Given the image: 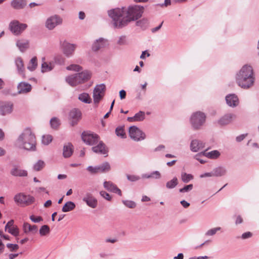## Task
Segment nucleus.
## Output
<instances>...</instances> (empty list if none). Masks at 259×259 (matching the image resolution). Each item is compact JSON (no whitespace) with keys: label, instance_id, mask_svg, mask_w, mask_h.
Wrapping results in <instances>:
<instances>
[{"label":"nucleus","instance_id":"obj_9","mask_svg":"<svg viewBox=\"0 0 259 259\" xmlns=\"http://www.w3.org/2000/svg\"><path fill=\"white\" fill-rule=\"evenodd\" d=\"M27 27V24L20 23L17 20H14L10 22L9 28L11 32L15 35L20 34Z\"/></svg>","mask_w":259,"mask_h":259},{"label":"nucleus","instance_id":"obj_2","mask_svg":"<svg viewBox=\"0 0 259 259\" xmlns=\"http://www.w3.org/2000/svg\"><path fill=\"white\" fill-rule=\"evenodd\" d=\"M18 146L28 151L36 150V139L35 135L29 128H26L19 135L17 140Z\"/></svg>","mask_w":259,"mask_h":259},{"label":"nucleus","instance_id":"obj_59","mask_svg":"<svg viewBox=\"0 0 259 259\" xmlns=\"http://www.w3.org/2000/svg\"><path fill=\"white\" fill-rule=\"evenodd\" d=\"M119 96L121 100L125 99L126 97V92L124 90H122L119 92Z\"/></svg>","mask_w":259,"mask_h":259},{"label":"nucleus","instance_id":"obj_20","mask_svg":"<svg viewBox=\"0 0 259 259\" xmlns=\"http://www.w3.org/2000/svg\"><path fill=\"white\" fill-rule=\"evenodd\" d=\"M236 118V115L232 113H228L224 115L218 121V123L220 125H225L229 124Z\"/></svg>","mask_w":259,"mask_h":259},{"label":"nucleus","instance_id":"obj_51","mask_svg":"<svg viewBox=\"0 0 259 259\" xmlns=\"http://www.w3.org/2000/svg\"><path fill=\"white\" fill-rule=\"evenodd\" d=\"M127 179L131 182H136L140 180V178L139 176L135 175H126Z\"/></svg>","mask_w":259,"mask_h":259},{"label":"nucleus","instance_id":"obj_16","mask_svg":"<svg viewBox=\"0 0 259 259\" xmlns=\"http://www.w3.org/2000/svg\"><path fill=\"white\" fill-rule=\"evenodd\" d=\"M75 48V45L67 42H64L62 44L63 52L67 57H70L72 56Z\"/></svg>","mask_w":259,"mask_h":259},{"label":"nucleus","instance_id":"obj_44","mask_svg":"<svg viewBox=\"0 0 259 259\" xmlns=\"http://www.w3.org/2000/svg\"><path fill=\"white\" fill-rule=\"evenodd\" d=\"M52 137L51 135L43 136L42 137V143L44 145H48L52 141Z\"/></svg>","mask_w":259,"mask_h":259},{"label":"nucleus","instance_id":"obj_61","mask_svg":"<svg viewBox=\"0 0 259 259\" xmlns=\"http://www.w3.org/2000/svg\"><path fill=\"white\" fill-rule=\"evenodd\" d=\"M162 24H163V22H162L161 23V24L160 25H159L158 26H157V27H156L155 28H152L151 29L152 32L155 33L156 31H157L158 30H159L161 28V26L162 25Z\"/></svg>","mask_w":259,"mask_h":259},{"label":"nucleus","instance_id":"obj_58","mask_svg":"<svg viewBox=\"0 0 259 259\" xmlns=\"http://www.w3.org/2000/svg\"><path fill=\"white\" fill-rule=\"evenodd\" d=\"M252 236V233L250 232H247L246 233H244L242 235V238L243 239H246L250 238Z\"/></svg>","mask_w":259,"mask_h":259},{"label":"nucleus","instance_id":"obj_47","mask_svg":"<svg viewBox=\"0 0 259 259\" xmlns=\"http://www.w3.org/2000/svg\"><path fill=\"white\" fill-rule=\"evenodd\" d=\"M67 70H72L75 71H79L82 70V67L76 64H71L66 67Z\"/></svg>","mask_w":259,"mask_h":259},{"label":"nucleus","instance_id":"obj_7","mask_svg":"<svg viewBox=\"0 0 259 259\" xmlns=\"http://www.w3.org/2000/svg\"><path fill=\"white\" fill-rule=\"evenodd\" d=\"M62 22L63 20L60 16L54 15L47 18L45 22V26L48 30H52L58 25H61Z\"/></svg>","mask_w":259,"mask_h":259},{"label":"nucleus","instance_id":"obj_50","mask_svg":"<svg viewBox=\"0 0 259 259\" xmlns=\"http://www.w3.org/2000/svg\"><path fill=\"white\" fill-rule=\"evenodd\" d=\"M7 247L10 249V251H16L19 248L18 245L16 244L8 243Z\"/></svg>","mask_w":259,"mask_h":259},{"label":"nucleus","instance_id":"obj_35","mask_svg":"<svg viewBox=\"0 0 259 259\" xmlns=\"http://www.w3.org/2000/svg\"><path fill=\"white\" fill-rule=\"evenodd\" d=\"M178 184V180L176 177H174L172 180L166 183V187L167 189H173Z\"/></svg>","mask_w":259,"mask_h":259},{"label":"nucleus","instance_id":"obj_26","mask_svg":"<svg viewBox=\"0 0 259 259\" xmlns=\"http://www.w3.org/2000/svg\"><path fill=\"white\" fill-rule=\"evenodd\" d=\"M73 145L70 143H67L63 147V156L65 158H68L70 157L73 153Z\"/></svg>","mask_w":259,"mask_h":259},{"label":"nucleus","instance_id":"obj_57","mask_svg":"<svg viewBox=\"0 0 259 259\" xmlns=\"http://www.w3.org/2000/svg\"><path fill=\"white\" fill-rule=\"evenodd\" d=\"M14 220H11L10 221H9L7 224H6L5 230L6 231H7V229L10 228V227H12V226H14Z\"/></svg>","mask_w":259,"mask_h":259},{"label":"nucleus","instance_id":"obj_18","mask_svg":"<svg viewBox=\"0 0 259 259\" xmlns=\"http://www.w3.org/2000/svg\"><path fill=\"white\" fill-rule=\"evenodd\" d=\"M108 45V40L104 38L97 39L93 44L92 49L94 51H98Z\"/></svg>","mask_w":259,"mask_h":259},{"label":"nucleus","instance_id":"obj_40","mask_svg":"<svg viewBox=\"0 0 259 259\" xmlns=\"http://www.w3.org/2000/svg\"><path fill=\"white\" fill-rule=\"evenodd\" d=\"M50 232V229L48 225H43L39 229V234L41 236H45Z\"/></svg>","mask_w":259,"mask_h":259},{"label":"nucleus","instance_id":"obj_11","mask_svg":"<svg viewBox=\"0 0 259 259\" xmlns=\"http://www.w3.org/2000/svg\"><path fill=\"white\" fill-rule=\"evenodd\" d=\"M110 165L108 162H105L101 165L93 167L89 166L87 170L92 174L104 173L109 171L110 170Z\"/></svg>","mask_w":259,"mask_h":259},{"label":"nucleus","instance_id":"obj_13","mask_svg":"<svg viewBox=\"0 0 259 259\" xmlns=\"http://www.w3.org/2000/svg\"><path fill=\"white\" fill-rule=\"evenodd\" d=\"M82 201L92 208H95L98 205L97 199L90 193H87L84 195Z\"/></svg>","mask_w":259,"mask_h":259},{"label":"nucleus","instance_id":"obj_62","mask_svg":"<svg viewBox=\"0 0 259 259\" xmlns=\"http://www.w3.org/2000/svg\"><path fill=\"white\" fill-rule=\"evenodd\" d=\"M171 4V1L170 0H165L164 3L163 4H162L160 5L161 7H167V6L170 5Z\"/></svg>","mask_w":259,"mask_h":259},{"label":"nucleus","instance_id":"obj_53","mask_svg":"<svg viewBox=\"0 0 259 259\" xmlns=\"http://www.w3.org/2000/svg\"><path fill=\"white\" fill-rule=\"evenodd\" d=\"M30 219L34 223H39L43 220L41 217H35L34 215H30Z\"/></svg>","mask_w":259,"mask_h":259},{"label":"nucleus","instance_id":"obj_34","mask_svg":"<svg viewBox=\"0 0 259 259\" xmlns=\"http://www.w3.org/2000/svg\"><path fill=\"white\" fill-rule=\"evenodd\" d=\"M45 162L41 160H39L33 164V169L36 171H40L45 167Z\"/></svg>","mask_w":259,"mask_h":259},{"label":"nucleus","instance_id":"obj_63","mask_svg":"<svg viewBox=\"0 0 259 259\" xmlns=\"http://www.w3.org/2000/svg\"><path fill=\"white\" fill-rule=\"evenodd\" d=\"M242 222H243L242 218L240 215L237 216V217L236 218V224H241V223H242Z\"/></svg>","mask_w":259,"mask_h":259},{"label":"nucleus","instance_id":"obj_37","mask_svg":"<svg viewBox=\"0 0 259 259\" xmlns=\"http://www.w3.org/2000/svg\"><path fill=\"white\" fill-rule=\"evenodd\" d=\"M193 179V176L191 174H188L186 172H182V181L185 183H188L190 180Z\"/></svg>","mask_w":259,"mask_h":259},{"label":"nucleus","instance_id":"obj_60","mask_svg":"<svg viewBox=\"0 0 259 259\" xmlns=\"http://www.w3.org/2000/svg\"><path fill=\"white\" fill-rule=\"evenodd\" d=\"M180 203L184 208H187L190 206V203L184 200L181 201Z\"/></svg>","mask_w":259,"mask_h":259},{"label":"nucleus","instance_id":"obj_10","mask_svg":"<svg viewBox=\"0 0 259 259\" xmlns=\"http://www.w3.org/2000/svg\"><path fill=\"white\" fill-rule=\"evenodd\" d=\"M81 138L84 143L90 145L98 144L99 140V136L97 134L89 132H83L81 134Z\"/></svg>","mask_w":259,"mask_h":259},{"label":"nucleus","instance_id":"obj_52","mask_svg":"<svg viewBox=\"0 0 259 259\" xmlns=\"http://www.w3.org/2000/svg\"><path fill=\"white\" fill-rule=\"evenodd\" d=\"M100 194L103 198H104L107 200L110 201L111 200V196L106 192L104 191H101L100 192Z\"/></svg>","mask_w":259,"mask_h":259},{"label":"nucleus","instance_id":"obj_28","mask_svg":"<svg viewBox=\"0 0 259 259\" xmlns=\"http://www.w3.org/2000/svg\"><path fill=\"white\" fill-rule=\"evenodd\" d=\"M16 46L21 52H24L29 47V41L27 40H19L17 41Z\"/></svg>","mask_w":259,"mask_h":259},{"label":"nucleus","instance_id":"obj_8","mask_svg":"<svg viewBox=\"0 0 259 259\" xmlns=\"http://www.w3.org/2000/svg\"><path fill=\"white\" fill-rule=\"evenodd\" d=\"M128 132L130 138L136 141L144 140L146 138L145 133L136 126H131Z\"/></svg>","mask_w":259,"mask_h":259},{"label":"nucleus","instance_id":"obj_24","mask_svg":"<svg viewBox=\"0 0 259 259\" xmlns=\"http://www.w3.org/2000/svg\"><path fill=\"white\" fill-rule=\"evenodd\" d=\"M10 174L14 177H26L28 175L26 170L19 169L16 166L11 169Z\"/></svg>","mask_w":259,"mask_h":259},{"label":"nucleus","instance_id":"obj_17","mask_svg":"<svg viewBox=\"0 0 259 259\" xmlns=\"http://www.w3.org/2000/svg\"><path fill=\"white\" fill-rule=\"evenodd\" d=\"M104 188L107 191L117 193L119 196L122 195L121 190L116 186L115 184L111 181H105L103 183Z\"/></svg>","mask_w":259,"mask_h":259},{"label":"nucleus","instance_id":"obj_46","mask_svg":"<svg viewBox=\"0 0 259 259\" xmlns=\"http://www.w3.org/2000/svg\"><path fill=\"white\" fill-rule=\"evenodd\" d=\"M122 202L124 205L130 208H134L136 206V203L132 200H122Z\"/></svg>","mask_w":259,"mask_h":259},{"label":"nucleus","instance_id":"obj_64","mask_svg":"<svg viewBox=\"0 0 259 259\" xmlns=\"http://www.w3.org/2000/svg\"><path fill=\"white\" fill-rule=\"evenodd\" d=\"M184 255L182 253H180L178 254L177 256H175L174 257V259H183Z\"/></svg>","mask_w":259,"mask_h":259},{"label":"nucleus","instance_id":"obj_42","mask_svg":"<svg viewBox=\"0 0 259 259\" xmlns=\"http://www.w3.org/2000/svg\"><path fill=\"white\" fill-rule=\"evenodd\" d=\"M225 173L226 170L222 167L217 168L213 171V176L215 177L222 176L225 175Z\"/></svg>","mask_w":259,"mask_h":259},{"label":"nucleus","instance_id":"obj_14","mask_svg":"<svg viewBox=\"0 0 259 259\" xmlns=\"http://www.w3.org/2000/svg\"><path fill=\"white\" fill-rule=\"evenodd\" d=\"M81 116V113L79 109L74 108L71 110L69 114V117L71 120V125L74 126L76 124L77 122L80 119Z\"/></svg>","mask_w":259,"mask_h":259},{"label":"nucleus","instance_id":"obj_31","mask_svg":"<svg viewBox=\"0 0 259 259\" xmlns=\"http://www.w3.org/2000/svg\"><path fill=\"white\" fill-rule=\"evenodd\" d=\"M203 155L208 158L214 159L220 156V153L218 150H213L210 152L204 151Z\"/></svg>","mask_w":259,"mask_h":259},{"label":"nucleus","instance_id":"obj_5","mask_svg":"<svg viewBox=\"0 0 259 259\" xmlns=\"http://www.w3.org/2000/svg\"><path fill=\"white\" fill-rule=\"evenodd\" d=\"M14 199L17 204L25 206L31 204L35 200V198L33 196L21 193L16 194L14 196Z\"/></svg>","mask_w":259,"mask_h":259},{"label":"nucleus","instance_id":"obj_43","mask_svg":"<svg viewBox=\"0 0 259 259\" xmlns=\"http://www.w3.org/2000/svg\"><path fill=\"white\" fill-rule=\"evenodd\" d=\"M50 124L52 128L56 129L60 125V120L56 117H53L50 120Z\"/></svg>","mask_w":259,"mask_h":259},{"label":"nucleus","instance_id":"obj_6","mask_svg":"<svg viewBox=\"0 0 259 259\" xmlns=\"http://www.w3.org/2000/svg\"><path fill=\"white\" fill-rule=\"evenodd\" d=\"M106 86L104 83L96 85L93 91V99L95 104H98L105 95Z\"/></svg>","mask_w":259,"mask_h":259},{"label":"nucleus","instance_id":"obj_49","mask_svg":"<svg viewBox=\"0 0 259 259\" xmlns=\"http://www.w3.org/2000/svg\"><path fill=\"white\" fill-rule=\"evenodd\" d=\"M55 62L59 65H63L65 63V58L61 56H57L55 58Z\"/></svg>","mask_w":259,"mask_h":259},{"label":"nucleus","instance_id":"obj_21","mask_svg":"<svg viewBox=\"0 0 259 259\" xmlns=\"http://www.w3.org/2000/svg\"><path fill=\"white\" fill-rule=\"evenodd\" d=\"M15 63L17 67L18 74L23 78H25V74L24 73L25 68L22 58L21 57H17L15 59Z\"/></svg>","mask_w":259,"mask_h":259},{"label":"nucleus","instance_id":"obj_54","mask_svg":"<svg viewBox=\"0 0 259 259\" xmlns=\"http://www.w3.org/2000/svg\"><path fill=\"white\" fill-rule=\"evenodd\" d=\"M196 144H197V146H195V152L197 150H200L204 147V144L200 141H197L196 142H195Z\"/></svg>","mask_w":259,"mask_h":259},{"label":"nucleus","instance_id":"obj_22","mask_svg":"<svg viewBox=\"0 0 259 259\" xmlns=\"http://www.w3.org/2000/svg\"><path fill=\"white\" fill-rule=\"evenodd\" d=\"M97 145L92 147V150L97 153L107 154L108 150L102 141L98 142Z\"/></svg>","mask_w":259,"mask_h":259},{"label":"nucleus","instance_id":"obj_41","mask_svg":"<svg viewBox=\"0 0 259 259\" xmlns=\"http://www.w3.org/2000/svg\"><path fill=\"white\" fill-rule=\"evenodd\" d=\"M115 133L118 137H120L121 138L126 137L123 127L122 126L117 127L115 130Z\"/></svg>","mask_w":259,"mask_h":259},{"label":"nucleus","instance_id":"obj_19","mask_svg":"<svg viewBox=\"0 0 259 259\" xmlns=\"http://www.w3.org/2000/svg\"><path fill=\"white\" fill-rule=\"evenodd\" d=\"M32 86L30 84L22 81L17 85L18 93L19 94H25L31 91Z\"/></svg>","mask_w":259,"mask_h":259},{"label":"nucleus","instance_id":"obj_12","mask_svg":"<svg viewBox=\"0 0 259 259\" xmlns=\"http://www.w3.org/2000/svg\"><path fill=\"white\" fill-rule=\"evenodd\" d=\"M14 105L11 102H0V115L6 116L13 111Z\"/></svg>","mask_w":259,"mask_h":259},{"label":"nucleus","instance_id":"obj_29","mask_svg":"<svg viewBox=\"0 0 259 259\" xmlns=\"http://www.w3.org/2000/svg\"><path fill=\"white\" fill-rule=\"evenodd\" d=\"M143 179H159L161 178V174L158 171H154L150 174H144L142 176Z\"/></svg>","mask_w":259,"mask_h":259},{"label":"nucleus","instance_id":"obj_15","mask_svg":"<svg viewBox=\"0 0 259 259\" xmlns=\"http://www.w3.org/2000/svg\"><path fill=\"white\" fill-rule=\"evenodd\" d=\"M205 114L200 111L195 112V129H199L205 123Z\"/></svg>","mask_w":259,"mask_h":259},{"label":"nucleus","instance_id":"obj_48","mask_svg":"<svg viewBox=\"0 0 259 259\" xmlns=\"http://www.w3.org/2000/svg\"><path fill=\"white\" fill-rule=\"evenodd\" d=\"M193 188V184H190L188 185H186L183 188L180 189L179 192L180 193L187 192H189V191L192 190Z\"/></svg>","mask_w":259,"mask_h":259},{"label":"nucleus","instance_id":"obj_3","mask_svg":"<svg viewBox=\"0 0 259 259\" xmlns=\"http://www.w3.org/2000/svg\"><path fill=\"white\" fill-rule=\"evenodd\" d=\"M236 81L242 88L248 89L251 87L254 81L252 67L247 65L243 66L237 74Z\"/></svg>","mask_w":259,"mask_h":259},{"label":"nucleus","instance_id":"obj_55","mask_svg":"<svg viewBox=\"0 0 259 259\" xmlns=\"http://www.w3.org/2000/svg\"><path fill=\"white\" fill-rule=\"evenodd\" d=\"M221 229L220 227L214 228L208 231L207 234L208 235H213L216 233V232Z\"/></svg>","mask_w":259,"mask_h":259},{"label":"nucleus","instance_id":"obj_4","mask_svg":"<svg viewBox=\"0 0 259 259\" xmlns=\"http://www.w3.org/2000/svg\"><path fill=\"white\" fill-rule=\"evenodd\" d=\"M91 73L85 70L81 73H75L66 77V81L71 87H75L87 81L91 78Z\"/></svg>","mask_w":259,"mask_h":259},{"label":"nucleus","instance_id":"obj_23","mask_svg":"<svg viewBox=\"0 0 259 259\" xmlns=\"http://www.w3.org/2000/svg\"><path fill=\"white\" fill-rule=\"evenodd\" d=\"M226 100L227 104L231 107H235L239 103L238 97L234 94L227 96Z\"/></svg>","mask_w":259,"mask_h":259},{"label":"nucleus","instance_id":"obj_36","mask_svg":"<svg viewBox=\"0 0 259 259\" xmlns=\"http://www.w3.org/2000/svg\"><path fill=\"white\" fill-rule=\"evenodd\" d=\"M37 58L34 57H33L30 61V62L27 66V69L30 71H33L35 69L37 66Z\"/></svg>","mask_w":259,"mask_h":259},{"label":"nucleus","instance_id":"obj_27","mask_svg":"<svg viewBox=\"0 0 259 259\" xmlns=\"http://www.w3.org/2000/svg\"><path fill=\"white\" fill-rule=\"evenodd\" d=\"M24 233H27L31 232L34 234L37 231V227L36 225H30L28 223H24L23 226Z\"/></svg>","mask_w":259,"mask_h":259},{"label":"nucleus","instance_id":"obj_25","mask_svg":"<svg viewBox=\"0 0 259 259\" xmlns=\"http://www.w3.org/2000/svg\"><path fill=\"white\" fill-rule=\"evenodd\" d=\"M27 5L26 0H12L11 6L16 10L23 9Z\"/></svg>","mask_w":259,"mask_h":259},{"label":"nucleus","instance_id":"obj_1","mask_svg":"<svg viewBox=\"0 0 259 259\" xmlns=\"http://www.w3.org/2000/svg\"><path fill=\"white\" fill-rule=\"evenodd\" d=\"M144 7L138 5L127 8H115L108 11V15L112 19L114 28L121 29L128 24L140 18L143 13Z\"/></svg>","mask_w":259,"mask_h":259},{"label":"nucleus","instance_id":"obj_45","mask_svg":"<svg viewBox=\"0 0 259 259\" xmlns=\"http://www.w3.org/2000/svg\"><path fill=\"white\" fill-rule=\"evenodd\" d=\"M7 231H8L9 233L13 235L14 236H17L19 234V230L18 228L16 226H12L10 228L7 229Z\"/></svg>","mask_w":259,"mask_h":259},{"label":"nucleus","instance_id":"obj_39","mask_svg":"<svg viewBox=\"0 0 259 259\" xmlns=\"http://www.w3.org/2000/svg\"><path fill=\"white\" fill-rule=\"evenodd\" d=\"M134 118H135L136 121H143L145 118V112L142 111H139L135 115Z\"/></svg>","mask_w":259,"mask_h":259},{"label":"nucleus","instance_id":"obj_38","mask_svg":"<svg viewBox=\"0 0 259 259\" xmlns=\"http://www.w3.org/2000/svg\"><path fill=\"white\" fill-rule=\"evenodd\" d=\"M117 44L119 46H125L128 45V41L125 35H121L118 37Z\"/></svg>","mask_w":259,"mask_h":259},{"label":"nucleus","instance_id":"obj_56","mask_svg":"<svg viewBox=\"0 0 259 259\" xmlns=\"http://www.w3.org/2000/svg\"><path fill=\"white\" fill-rule=\"evenodd\" d=\"M147 23H148V20H147L146 19H143L141 20L137 21L136 25L137 26L142 27L143 25L147 24Z\"/></svg>","mask_w":259,"mask_h":259},{"label":"nucleus","instance_id":"obj_32","mask_svg":"<svg viewBox=\"0 0 259 259\" xmlns=\"http://www.w3.org/2000/svg\"><path fill=\"white\" fill-rule=\"evenodd\" d=\"M78 99L82 102L87 104H90L92 102V99L90 98L89 95L86 93H83L79 94Z\"/></svg>","mask_w":259,"mask_h":259},{"label":"nucleus","instance_id":"obj_33","mask_svg":"<svg viewBox=\"0 0 259 259\" xmlns=\"http://www.w3.org/2000/svg\"><path fill=\"white\" fill-rule=\"evenodd\" d=\"M54 67V64L52 63H48L43 62L41 64V72H46L51 71Z\"/></svg>","mask_w":259,"mask_h":259},{"label":"nucleus","instance_id":"obj_30","mask_svg":"<svg viewBox=\"0 0 259 259\" xmlns=\"http://www.w3.org/2000/svg\"><path fill=\"white\" fill-rule=\"evenodd\" d=\"M75 208V204L71 201H67L63 206L62 211L64 212L73 210Z\"/></svg>","mask_w":259,"mask_h":259}]
</instances>
